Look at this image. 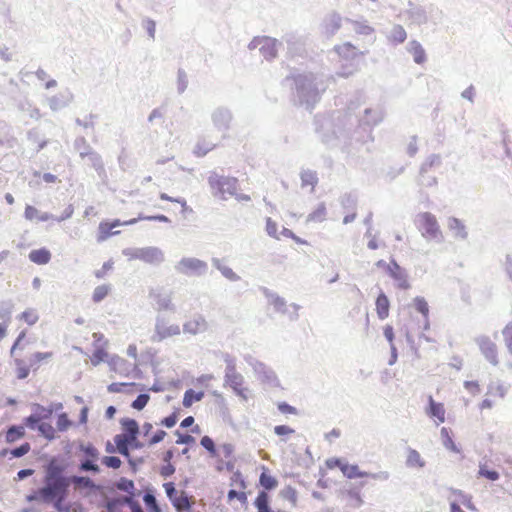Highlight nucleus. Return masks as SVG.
Listing matches in <instances>:
<instances>
[{"label":"nucleus","mask_w":512,"mask_h":512,"mask_svg":"<svg viewBox=\"0 0 512 512\" xmlns=\"http://www.w3.org/2000/svg\"><path fill=\"white\" fill-rule=\"evenodd\" d=\"M65 471L66 466L60 463L56 457H52L43 466V486L27 495L26 501L35 502L43 498L69 494V476L65 474Z\"/></svg>","instance_id":"f257e3e1"},{"label":"nucleus","mask_w":512,"mask_h":512,"mask_svg":"<svg viewBox=\"0 0 512 512\" xmlns=\"http://www.w3.org/2000/svg\"><path fill=\"white\" fill-rule=\"evenodd\" d=\"M128 260H141L150 265H160L165 261L164 252L155 246L142 248H125L122 251Z\"/></svg>","instance_id":"f03ea898"},{"label":"nucleus","mask_w":512,"mask_h":512,"mask_svg":"<svg viewBox=\"0 0 512 512\" xmlns=\"http://www.w3.org/2000/svg\"><path fill=\"white\" fill-rule=\"evenodd\" d=\"M174 268L177 273L191 277L204 275L208 270V265L195 257H183Z\"/></svg>","instance_id":"7ed1b4c3"},{"label":"nucleus","mask_w":512,"mask_h":512,"mask_svg":"<svg viewBox=\"0 0 512 512\" xmlns=\"http://www.w3.org/2000/svg\"><path fill=\"white\" fill-rule=\"evenodd\" d=\"M416 224L422 236L427 239L437 238L441 234L436 217L429 212L418 214Z\"/></svg>","instance_id":"20e7f679"},{"label":"nucleus","mask_w":512,"mask_h":512,"mask_svg":"<svg viewBox=\"0 0 512 512\" xmlns=\"http://www.w3.org/2000/svg\"><path fill=\"white\" fill-rule=\"evenodd\" d=\"M230 490L228 492L229 501H238L242 508L247 507V485L244 481L243 476L239 472L233 473L230 478Z\"/></svg>","instance_id":"39448f33"},{"label":"nucleus","mask_w":512,"mask_h":512,"mask_svg":"<svg viewBox=\"0 0 512 512\" xmlns=\"http://www.w3.org/2000/svg\"><path fill=\"white\" fill-rule=\"evenodd\" d=\"M124 434H121L124 443L129 447L132 446V449H141L143 447V443L138 440L139 434V425L136 420L131 418H123L120 421Z\"/></svg>","instance_id":"423d86ee"},{"label":"nucleus","mask_w":512,"mask_h":512,"mask_svg":"<svg viewBox=\"0 0 512 512\" xmlns=\"http://www.w3.org/2000/svg\"><path fill=\"white\" fill-rule=\"evenodd\" d=\"M180 327L176 324L168 325L164 318L158 316L155 323V332L151 337L152 342H160L168 337L179 335Z\"/></svg>","instance_id":"0eeeda50"},{"label":"nucleus","mask_w":512,"mask_h":512,"mask_svg":"<svg viewBox=\"0 0 512 512\" xmlns=\"http://www.w3.org/2000/svg\"><path fill=\"white\" fill-rule=\"evenodd\" d=\"M481 353L493 365L498 364V349L497 345L488 337L481 336L476 340Z\"/></svg>","instance_id":"6e6552de"},{"label":"nucleus","mask_w":512,"mask_h":512,"mask_svg":"<svg viewBox=\"0 0 512 512\" xmlns=\"http://www.w3.org/2000/svg\"><path fill=\"white\" fill-rule=\"evenodd\" d=\"M149 298L156 303L157 310H175V306L172 304L171 294L165 292L162 288H151L149 290Z\"/></svg>","instance_id":"1a4fd4ad"},{"label":"nucleus","mask_w":512,"mask_h":512,"mask_svg":"<svg viewBox=\"0 0 512 512\" xmlns=\"http://www.w3.org/2000/svg\"><path fill=\"white\" fill-rule=\"evenodd\" d=\"M74 100V95L70 90L60 92L56 95L47 98L49 108L53 112H57L61 109L68 107Z\"/></svg>","instance_id":"9d476101"},{"label":"nucleus","mask_w":512,"mask_h":512,"mask_svg":"<svg viewBox=\"0 0 512 512\" xmlns=\"http://www.w3.org/2000/svg\"><path fill=\"white\" fill-rule=\"evenodd\" d=\"M114 443L113 445L111 442H106L105 450L109 454H114L118 452L125 458H127L128 463L130 466H134V458L131 457L129 452V447L124 443V439L122 435H115L114 436Z\"/></svg>","instance_id":"9b49d317"},{"label":"nucleus","mask_w":512,"mask_h":512,"mask_svg":"<svg viewBox=\"0 0 512 512\" xmlns=\"http://www.w3.org/2000/svg\"><path fill=\"white\" fill-rule=\"evenodd\" d=\"M226 378V382L233 389V391L242 400L246 401L249 397L250 390L248 389L247 386H245L243 377L240 374H237L234 371H232V373L226 375Z\"/></svg>","instance_id":"f8f14e48"},{"label":"nucleus","mask_w":512,"mask_h":512,"mask_svg":"<svg viewBox=\"0 0 512 512\" xmlns=\"http://www.w3.org/2000/svg\"><path fill=\"white\" fill-rule=\"evenodd\" d=\"M251 45L260 47V51L266 59H272L277 54L276 40L269 37H256L251 42Z\"/></svg>","instance_id":"ddd939ff"},{"label":"nucleus","mask_w":512,"mask_h":512,"mask_svg":"<svg viewBox=\"0 0 512 512\" xmlns=\"http://www.w3.org/2000/svg\"><path fill=\"white\" fill-rule=\"evenodd\" d=\"M428 404V408L426 409L427 415L431 418H435L437 424L445 422L446 411L443 403L436 402L432 396H429Z\"/></svg>","instance_id":"4468645a"},{"label":"nucleus","mask_w":512,"mask_h":512,"mask_svg":"<svg viewBox=\"0 0 512 512\" xmlns=\"http://www.w3.org/2000/svg\"><path fill=\"white\" fill-rule=\"evenodd\" d=\"M388 272L397 281L400 289H408L410 287L405 271L394 260L388 266Z\"/></svg>","instance_id":"2eb2a0df"},{"label":"nucleus","mask_w":512,"mask_h":512,"mask_svg":"<svg viewBox=\"0 0 512 512\" xmlns=\"http://www.w3.org/2000/svg\"><path fill=\"white\" fill-rule=\"evenodd\" d=\"M208 184L211 194L220 200L224 199V180L223 177L216 172H211L208 177Z\"/></svg>","instance_id":"dca6fc26"},{"label":"nucleus","mask_w":512,"mask_h":512,"mask_svg":"<svg viewBox=\"0 0 512 512\" xmlns=\"http://www.w3.org/2000/svg\"><path fill=\"white\" fill-rule=\"evenodd\" d=\"M70 486L73 484L75 490H99L100 486L96 485L94 481L87 476L71 475L69 476Z\"/></svg>","instance_id":"f3484780"},{"label":"nucleus","mask_w":512,"mask_h":512,"mask_svg":"<svg viewBox=\"0 0 512 512\" xmlns=\"http://www.w3.org/2000/svg\"><path fill=\"white\" fill-rule=\"evenodd\" d=\"M254 506L257 512H287L282 509L273 510L270 505V496L267 491H260L254 500Z\"/></svg>","instance_id":"a211bd4d"},{"label":"nucleus","mask_w":512,"mask_h":512,"mask_svg":"<svg viewBox=\"0 0 512 512\" xmlns=\"http://www.w3.org/2000/svg\"><path fill=\"white\" fill-rule=\"evenodd\" d=\"M341 472L343 475L349 479L353 478H364V477H371L376 478L375 474H371L366 471H361L358 465L355 464H349L348 462H344L343 466L341 467Z\"/></svg>","instance_id":"6ab92c4d"},{"label":"nucleus","mask_w":512,"mask_h":512,"mask_svg":"<svg viewBox=\"0 0 512 512\" xmlns=\"http://www.w3.org/2000/svg\"><path fill=\"white\" fill-rule=\"evenodd\" d=\"M342 495L346 504L351 507H359L363 504L359 486H351Z\"/></svg>","instance_id":"aec40b11"},{"label":"nucleus","mask_w":512,"mask_h":512,"mask_svg":"<svg viewBox=\"0 0 512 512\" xmlns=\"http://www.w3.org/2000/svg\"><path fill=\"white\" fill-rule=\"evenodd\" d=\"M375 310L380 320L388 318L390 312V301L384 292H380L375 301Z\"/></svg>","instance_id":"412c9836"},{"label":"nucleus","mask_w":512,"mask_h":512,"mask_svg":"<svg viewBox=\"0 0 512 512\" xmlns=\"http://www.w3.org/2000/svg\"><path fill=\"white\" fill-rule=\"evenodd\" d=\"M69 494L58 495L56 497H48L39 499L37 502L52 504L53 508L58 512H69L70 507L65 505V501Z\"/></svg>","instance_id":"4be33fe9"},{"label":"nucleus","mask_w":512,"mask_h":512,"mask_svg":"<svg viewBox=\"0 0 512 512\" xmlns=\"http://www.w3.org/2000/svg\"><path fill=\"white\" fill-rule=\"evenodd\" d=\"M52 357V352H35L28 357L27 362L33 371H37L41 364L47 363Z\"/></svg>","instance_id":"5701e85b"},{"label":"nucleus","mask_w":512,"mask_h":512,"mask_svg":"<svg viewBox=\"0 0 512 512\" xmlns=\"http://www.w3.org/2000/svg\"><path fill=\"white\" fill-rule=\"evenodd\" d=\"M88 164L95 169L98 176H105L106 171L101 155L94 149L86 155Z\"/></svg>","instance_id":"b1692460"},{"label":"nucleus","mask_w":512,"mask_h":512,"mask_svg":"<svg viewBox=\"0 0 512 512\" xmlns=\"http://www.w3.org/2000/svg\"><path fill=\"white\" fill-rule=\"evenodd\" d=\"M226 190L232 195L235 196L237 200L248 201L250 200V196L243 192V189L240 188V185L235 178H229L226 180Z\"/></svg>","instance_id":"393cba45"},{"label":"nucleus","mask_w":512,"mask_h":512,"mask_svg":"<svg viewBox=\"0 0 512 512\" xmlns=\"http://www.w3.org/2000/svg\"><path fill=\"white\" fill-rule=\"evenodd\" d=\"M334 49L335 52L343 59L356 58L362 54V52H359L357 48L349 42L337 45Z\"/></svg>","instance_id":"a878e982"},{"label":"nucleus","mask_w":512,"mask_h":512,"mask_svg":"<svg viewBox=\"0 0 512 512\" xmlns=\"http://www.w3.org/2000/svg\"><path fill=\"white\" fill-rule=\"evenodd\" d=\"M205 329H206V322L201 317L190 320L183 325L184 333H189L192 335L203 332V331H205Z\"/></svg>","instance_id":"bb28decb"},{"label":"nucleus","mask_w":512,"mask_h":512,"mask_svg":"<svg viewBox=\"0 0 512 512\" xmlns=\"http://www.w3.org/2000/svg\"><path fill=\"white\" fill-rule=\"evenodd\" d=\"M24 216L27 220L37 219L40 222H45L50 219H54V215L47 212L41 213L38 209L31 205L26 206Z\"/></svg>","instance_id":"cd10ccee"},{"label":"nucleus","mask_w":512,"mask_h":512,"mask_svg":"<svg viewBox=\"0 0 512 512\" xmlns=\"http://www.w3.org/2000/svg\"><path fill=\"white\" fill-rule=\"evenodd\" d=\"M120 225H125L124 222L121 223L119 220H115L113 223H107V222H102L100 223L99 225V236H98V241H104L106 240L108 237H110L111 235H116L118 234L119 232L116 231V232H112V228L114 227H118Z\"/></svg>","instance_id":"c85d7f7f"},{"label":"nucleus","mask_w":512,"mask_h":512,"mask_svg":"<svg viewBox=\"0 0 512 512\" xmlns=\"http://www.w3.org/2000/svg\"><path fill=\"white\" fill-rule=\"evenodd\" d=\"M29 259L33 263L44 265L47 264L51 259V253L45 248L32 250L29 253Z\"/></svg>","instance_id":"c756f323"},{"label":"nucleus","mask_w":512,"mask_h":512,"mask_svg":"<svg viewBox=\"0 0 512 512\" xmlns=\"http://www.w3.org/2000/svg\"><path fill=\"white\" fill-rule=\"evenodd\" d=\"M172 504L177 512H187L190 510L193 502L188 495L182 491L175 499H173Z\"/></svg>","instance_id":"7c9ffc66"},{"label":"nucleus","mask_w":512,"mask_h":512,"mask_svg":"<svg viewBox=\"0 0 512 512\" xmlns=\"http://www.w3.org/2000/svg\"><path fill=\"white\" fill-rule=\"evenodd\" d=\"M143 502L148 512H161V507L159 506L154 491L152 489L148 488L145 491L143 495Z\"/></svg>","instance_id":"2f4dec72"},{"label":"nucleus","mask_w":512,"mask_h":512,"mask_svg":"<svg viewBox=\"0 0 512 512\" xmlns=\"http://www.w3.org/2000/svg\"><path fill=\"white\" fill-rule=\"evenodd\" d=\"M440 434H441L442 443L447 450H449L453 453H460V448L455 444V442L452 438L451 432L448 428L442 427Z\"/></svg>","instance_id":"473e14b6"},{"label":"nucleus","mask_w":512,"mask_h":512,"mask_svg":"<svg viewBox=\"0 0 512 512\" xmlns=\"http://www.w3.org/2000/svg\"><path fill=\"white\" fill-rule=\"evenodd\" d=\"M74 149L79 153L81 159H85L86 155L93 150L86 138L79 136L74 141Z\"/></svg>","instance_id":"72a5a7b5"},{"label":"nucleus","mask_w":512,"mask_h":512,"mask_svg":"<svg viewBox=\"0 0 512 512\" xmlns=\"http://www.w3.org/2000/svg\"><path fill=\"white\" fill-rule=\"evenodd\" d=\"M410 53L413 56L414 61L417 64H422L426 61V53L421 44L417 41H412L410 43Z\"/></svg>","instance_id":"f704fd0d"},{"label":"nucleus","mask_w":512,"mask_h":512,"mask_svg":"<svg viewBox=\"0 0 512 512\" xmlns=\"http://www.w3.org/2000/svg\"><path fill=\"white\" fill-rule=\"evenodd\" d=\"M260 485L265 490H272L278 486L277 479L271 475L268 469H264L259 478Z\"/></svg>","instance_id":"c9c22d12"},{"label":"nucleus","mask_w":512,"mask_h":512,"mask_svg":"<svg viewBox=\"0 0 512 512\" xmlns=\"http://www.w3.org/2000/svg\"><path fill=\"white\" fill-rule=\"evenodd\" d=\"M407 38L405 29L401 25H395L390 31L388 39L393 44L403 43Z\"/></svg>","instance_id":"e433bc0d"},{"label":"nucleus","mask_w":512,"mask_h":512,"mask_svg":"<svg viewBox=\"0 0 512 512\" xmlns=\"http://www.w3.org/2000/svg\"><path fill=\"white\" fill-rule=\"evenodd\" d=\"M115 487L119 491L127 494H139L135 488L134 482L126 477H121L117 482H115Z\"/></svg>","instance_id":"4c0bfd02"},{"label":"nucleus","mask_w":512,"mask_h":512,"mask_svg":"<svg viewBox=\"0 0 512 512\" xmlns=\"http://www.w3.org/2000/svg\"><path fill=\"white\" fill-rule=\"evenodd\" d=\"M109 364L115 372L120 374L127 373L131 366L125 359L119 356H113Z\"/></svg>","instance_id":"58836bf2"},{"label":"nucleus","mask_w":512,"mask_h":512,"mask_svg":"<svg viewBox=\"0 0 512 512\" xmlns=\"http://www.w3.org/2000/svg\"><path fill=\"white\" fill-rule=\"evenodd\" d=\"M24 434H25V431H24L23 426L12 425L8 428V430L6 432V436H5L6 442L14 443L18 439L22 438L24 436Z\"/></svg>","instance_id":"ea45409f"},{"label":"nucleus","mask_w":512,"mask_h":512,"mask_svg":"<svg viewBox=\"0 0 512 512\" xmlns=\"http://www.w3.org/2000/svg\"><path fill=\"white\" fill-rule=\"evenodd\" d=\"M14 363L16 366L17 378L20 380L26 379L29 376L31 367L28 362L20 358H15Z\"/></svg>","instance_id":"a19ab883"},{"label":"nucleus","mask_w":512,"mask_h":512,"mask_svg":"<svg viewBox=\"0 0 512 512\" xmlns=\"http://www.w3.org/2000/svg\"><path fill=\"white\" fill-rule=\"evenodd\" d=\"M188 75L182 68L177 70L176 87L179 95L183 94L188 87Z\"/></svg>","instance_id":"79ce46f5"},{"label":"nucleus","mask_w":512,"mask_h":512,"mask_svg":"<svg viewBox=\"0 0 512 512\" xmlns=\"http://www.w3.org/2000/svg\"><path fill=\"white\" fill-rule=\"evenodd\" d=\"M204 397L203 392H196L193 389H188L184 393L183 397V406L188 408L190 407L194 402L200 401Z\"/></svg>","instance_id":"37998d69"},{"label":"nucleus","mask_w":512,"mask_h":512,"mask_svg":"<svg viewBox=\"0 0 512 512\" xmlns=\"http://www.w3.org/2000/svg\"><path fill=\"white\" fill-rule=\"evenodd\" d=\"M30 449H31L30 444L28 442H25V443L21 444L20 446L15 447L11 450L4 449L1 452V455L5 456V455H7V453H10V455L12 457L20 458V457L26 455L30 451Z\"/></svg>","instance_id":"c03bdc74"},{"label":"nucleus","mask_w":512,"mask_h":512,"mask_svg":"<svg viewBox=\"0 0 512 512\" xmlns=\"http://www.w3.org/2000/svg\"><path fill=\"white\" fill-rule=\"evenodd\" d=\"M13 308L14 304L11 300L2 301L0 303V319L3 322H10Z\"/></svg>","instance_id":"a18cd8bd"},{"label":"nucleus","mask_w":512,"mask_h":512,"mask_svg":"<svg viewBox=\"0 0 512 512\" xmlns=\"http://www.w3.org/2000/svg\"><path fill=\"white\" fill-rule=\"evenodd\" d=\"M13 140L10 125L5 121H0V145L9 144Z\"/></svg>","instance_id":"49530a36"},{"label":"nucleus","mask_w":512,"mask_h":512,"mask_svg":"<svg viewBox=\"0 0 512 512\" xmlns=\"http://www.w3.org/2000/svg\"><path fill=\"white\" fill-rule=\"evenodd\" d=\"M96 460L85 458L80 461L79 470L82 472H92L94 474H98L100 472V467L95 463Z\"/></svg>","instance_id":"de8ad7c7"},{"label":"nucleus","mask_w":512,"mask_h":512,"mask_svg":"<svg viewBox=\"0 0 512 512\" xmlns=\"http://www.w3.org/2000/svg\"><path fill=\"white\" fill-rule=\"evenodd\" d=\"M138 220L159 221V222H164V223L170 222V219L167 216L162 215V214L153 215V216H144V215L140 214L138 216V218H134L129 221H125L124 224L133 225V224L137 223Z\"/></svg>","instance_id":"09e8293b"},{"label":"nucleus","mask_w":512,"mask_h":512,"mask_svg":"<svg viewBox=\"0 0 512 512\" xmlns=\"http://www.w3.org/2000/svg\"><path fill=\"white\" fill-rule=\"evenodd\" d=\"M54 409L52 407H44L40 404L33 405V414L39 417V420H45L52 416Z\"/></svg>","instance_id":"8fccbe9b"},{"label":"nucleus","mask_w":512,"mask_h":512,"mask_svg":"<svg viewBox=\"0 0 512 512\" xmlns=\"http://www.w3.org/2000/svg\"><path fill=\"white\" fill-rule=\"evenodd\" d=\"M407 464L411 467H423L425 465L424 460L418 451L411 449L407 455Z\"/></svg>","instance_id":"3c124183"},{"label":"nucleus","mask_w":512,"mask_h":512,"mask_svg":"<svg viewBox=\"0 0 512 512\" xmlns=\"http://www.w3.org/2000/svg\"><path fill=\"white\" fill-rule=\"evenodd\" d=\"M79 450L83 452L86 456V458L98 460L99 458V451L96 447H94L91 443H80L79 444Z\"/></svg>","instance_id":"603ef678"},{"label":"nucleus","mask_w":512,"mask_h":512,"mask_svg":"<svg viewBox=\"0 0 512 512\" xmlns=\"http://www.w3.org/2000/svg\"><path fill=\"white\" fill-rule=\"evenodd\" d=\"M110 285L103 284L99 285L94 289L92 299L95 303L101 302L110 292Z\"/></svg>","instance_id":"864d4df0"},{"label":"nucleus","mask_w":512,"mask_h":512,"mask_svg":"<svg viewBox=\"0 0 512 512\" xmlns=\"http://www.w3.org/2000/svg\"><path fill=\"white\" fill-rule=\"evenodd\" d=\"M141 26L146 30L149 38L154 40L156 33V22L149 17H144L142 18Z\"/></svg>","instance_id":"5fc2aeb1"},{"label":"nucleus","mask_w":512,"mask_h":512,"mask_svg":"<svg viewBox=\"0 0 512 512\" xmlns=\"http://www.w3.org/2000/svg\"><path fill=\"white\" fill-rule=\"evenodd\" d=\"M415 309L421 313L425 319H428L429 316V306L427 301L423 297H416L413 300Z\"/></svg>","instance_id":"6e6d98bb"},{"label":"nucleus","mask_w":512,"mask_h":512,"mask_svg":"<svg viewBox=\"0 0 512 512\" xmlns=\"http://www.w3.org/2000/svg\"><path fill=\"white\" fill-rule=\"evenodd\" d=\"M37 430L39 433L44 436L48 440H52L55 437V430L54 428L48 424V423H40Z\"/></svg>","instance_id":"4d7b16f0"},{"label":"nucleus","mask_w":512,"mask_h":512,"mask_svg":"<svg viewBox=\"0 0 512 512\" xmlns=\"http://www.w3.org/2000/svg\"><path fill=\"white\" fill-rule=\"evenodd\" d=\"M20 109L27 112L28 115L35 120H39L42 117L40 110L28 102L21 104Z\"/></svg>","instance_id":"13d9d810"},{"label":"nucleus","mask_w":512,"mask_h":512,"mask_svg":"<svg viewBox=\"0 0 512 512\" xmlns=\"http://www.w3.org/2000/svg\"><path fill=\"white\" fill-rule=\"evenodd\" d=\"M200 444L211 454L212 457L217 456L216 446L214 440L211 437L203 436L201 438Z\"/></svg>","instance_id":"bf43d9fd"},{"label":"nucleus","mask_w":512,"mask_h":512,"mask_svg":"<svg viewBox=\"0 0 512 512\" xmlns=\"http://www.w3.org/2000/svg\"><path fill=\"white\" fill-rule=\"evenodd\" d=\"M502 335L508 351L512 354V322L503 328Z\"/></svg>","instance_id":"052dcab7"},{"label":"nucleus","mask_w":512,"mask_h":512,"mask_svg":"<svg viewBox=\"0 0 512 512\" xmlns=\"http://www.w3.org/2000/svg\"><path fill=\"white\" fill-rule=\"evenodd\" d=\"M150 399L149 394L141 393L137 396V398L132 402L131 407L140 411L144 409Z\"/></svg>","instance_id":"680f3d73"},{"label":"nucleus","mask_w":512,"mask_h":512,"mask_svg":"<svg viewBox=\"0 0 512 512\" xmlns=\"http://www.w3.org/2000/svg\"><path fill=\"white\" fill-rule=\"evenodd\" d=\"M101 461L103 465L112 469H118L122 464L121 459L117 456H104Z\"/></svg>","instance_id":"e2e57ef3"},{"label":"nucleus","mask_w":512,"mask_h":512,"mask_svg":"<svg viewBox=\"0 0 512 512\" xmlns=\"http://www.w3.org/2000/svg\"><path fill=\"white\" fill-rule=\"evenodd\" d=\"M266 232L267 234L272 237V238H275V239H279V234H278V225L277 223L272 220V218L268 217L266 219Z\"/></svg>","instance_id":"0e129e2a"},{"label":"nucleus","mask_w":512,"mask_h":512,"mask_svg":"<svg viewBox=\"0 0 512 512\" xmlns=\"http://www.w3.org/2000/svg\"><path fill=\"white\" fill-rule=\"evenodd\" d=\"M57 428L59 431H66L71 425V421L68 419L66 413H61L57 419Z\"/></svg>","instance_id":"69168bd1"},{"label":"nucleus","mask_w":512,"mask_h":512,"mask_svg":"<svg viewBox=\"0 0 512 512\" xmlns=\"http://www.w3.org/2000/svg\"><path fill=\"white\" fill-rule=\"evenodd\" d=\"M449 228L455 230L458 235L464 236V225L457 218H450L448 222Z\"/></svg>","instance_id":"338daca9"},{"label":"nucleus","mask_w":512,"mask_h":512,"mask_svg":"<svg viewBox=\"0 0 512 512\" xmlns=\"http://www.w3.org/2000/svg\"><path fill=\"white\" fill-rule=\"evenodd\" d=\"M40 423L41 421L39 420V417L35 416L34 414H31L24 419L25 426L31 430H37Z\"/></svg>","instance_id":"774afa93"}]
</instances>
